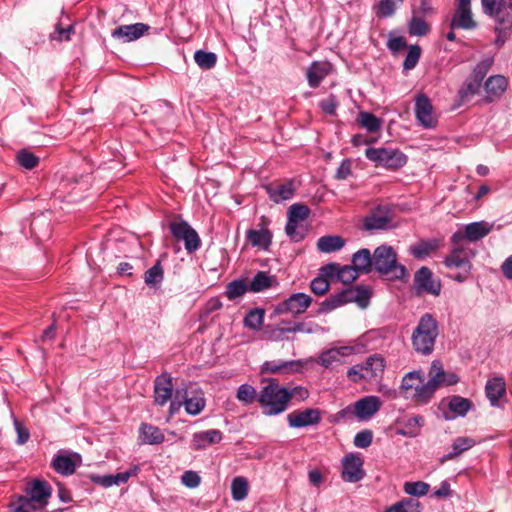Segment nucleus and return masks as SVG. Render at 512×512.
<instances>
[{"label":"nucleus","mask_w":512,"mask_h":512,"mask_svg":"<svg viewBox=\"0 0 512 512\" xmlns=\"http://www.w3.org/2000/svg\"><path fill=\"white\" fill-rule=\"evenodd\" d=\"M483 13L495 21V45L501 48L512 31V0H481Z\"/></svg>","instance_id":"obj_1"},{"label":"nucleus","mask_w":512,"mask_h":512,"mask_svg":"<svg viewBox=\"0 0 512 512\" xmlns=\"http://www.w3.org/2000/svg\"><path fill=\"white\" fill-rule=\"evenodd\" d=\"M439 335L437 320L430 313L422 315L411 336L413 349L421 355H430Z\"/></svg>","instance_id":"obj_2"},{"label":"nucleus","mask_w":512,"mask_h":512,"mask_svg":"<svg viewBox=\"0 0 512 512\" xmlns=\"http://www.w3.org/2000/svg\"><path fill=\"white\" fill-rule=\"evenodd\" d=\"M374 270L390 280L402 279L406 268L398 263L395 250L388 245H381L373 252Z\"/></svg>","instance_id":"obj_3"},{"label":"nucleus","mask_w":512,"mask_h":512,"mask_svg":"<svg viewBox=\"0 0 512 512\" xmlns=\"http://www.w3.org/2000/svg\"><path fill=\"white\" fill-rule=\"evenodd\" d=\"M427 387V382L424 383V376L421 371H411L407 373L401 382L400 393L405 399L411 400L415 405H425L434 396L433 392L424 394V388Z\"/></svg>","instance_id":"obj_4"},{"label":"nucleus","mask_w":512,"mask_h":512,"mask_svg":"<svg viewBox=\"0 0 512 512\" xmlns=\"http://www.w3.org/2000/svg\"><path fill=\"white\" fill-rule=\"evenodd\" d=\"M287 389L280 387L276 382H270L263 387L258 402L266 415H277L287 408Z\"/></svg>","instance_id":"obj_5"},{"label":"nucleus","mask_w":512,"mask_h":512,"mask_svg":"<svg viewBox=\"0 0 512 512\" xmlns=\"http://www.w3.org/2000/svg\"><path fill=\"white\" fill-rule=\"evenodd\" d=\"M365 156L376 167L389 170H398L407 163V156L401 150L390 147H369L365 150Z\"/></svg>","instance_id":"obj_6"},{"label":"nucleus","mask_w":512,"mask_h":512,"mask_svg":"<svg viewBox=\"0 0 512 512\" xmlns=\"http://www.w3.org/2000/svg\"><path fill=\"white\" fill-rule=\"evenodd\" d=\"M384 368V359L379 355H372L364 363L352 366L347 372V377L355 383L361 380L371 382L382 376Z\"/></svg>","instance_id":"obj_7"},{"label":"nucleus","mask_w":512,"mask_h":512,"mask_svg":"<svg viewBox=\"0 0 512 512\" xmlns=\"http://www.w3.org/2000/svg\"><path fill=\"white\" fill-rule=\"evenodd\" d=\"M476 251L469 245L459 242L453 245L450 253L444 258V264L450 269H467L472 270V259L475 257Z\"/></svg>","instance_id":"obj_8"},{"label":"nucleus","mask_w":512,"mask_h":512,"mask_svg":"<svg viewBox=\"0 0 512 512\" xmlns=\"http://www.w3.org/2000/svg\"><path fill=\"white\" fill-rule=\"evenodd\" d=\"M169 229L177 241H183L185 249L189 252H195L201 245L198 233L184 220L172 221L169 223Z\"/></svg>","instance_id":"obj_9"},{"label":"nucleus","mask_w":512,"mask_h":512,"mask_svg":"<svg viewBox=\"0 0 512 512\" xmlns=\"http://www.w3.org/2000/svg\"><path fill=\"white\" fill-rule=\"evenodd\" d=\"M427 387L424 388V394L433 392L441 386H451L456 384L459 379L455 373H447L444 371L440 361H433L428 373Z\"/></svg>","instance_id":"obj_10"},{"label":"nucleus","mask_w":512,"mask_h":512,"mask_svg":"<svg viewBox=\"0 0 512 512\" xmlns=\"http://www.w3.org/2000/svg\"><path fill=\"white\" fill-rule=\"evenodd\" d=\"M312 297L306 293H294L287 299L279 302L274 312L276 314H291L298 316L307 311L312 304Z\"/></svg>","instance_id":"obj_11"},{"label":"nucleus","mask_w":512,"mask_h":512,"mask_svg":"<svg viewBox=\"0 0 512 512\" xmlns=\"http://www.w3.org/2000/svg\"><path fill=\"white\" fill-rule=\"evenodd\" d=\"M381 402L376 396H366L354 403V407H347L339 412V415H355L359 419H368L379 411Z\"/></svg>","instance_id":"obj_12"},{"label":"nucleus","mask_w":512,"mask_h":512,"mask_svg":"<svg viewBox=\"0 0 512 512\" xmlns=\"http://www.w3.org/2000/svg\"><path fill=\"white\" fill-rule=\"evenodd\" d=\"M342 478L346 482L355 483L363 479L365 472L362 468L363 460L356 454H347L341 461Z\"/></svg>","instance_id":"obj_13"},{"label":"nucleus","mask_w":512,"mask_h":512,"mask_svg":"<svg viewBox=\"0 0 512 512\" xmlns=\"http://www.w3.org/2000/svg\"><path fill=\"white\" fill-rule=\"evenodd\" d=\"M25 493L38 507L45 508L51 497L52 489L48 482L35 479L27 483Z\"/></svg>","instance_id":"obj_14"},{"label":"nucleus","mask_w":512,"mask_h":512,"mask_svg":"<svg viewBox=\"0 0 512 512\" xmlns=\"http://www.w3.org/2000/svg\"><path fill=\"white\" fill-rule=\"evenodd\" d=\"M415 115L424 128L436 126L437 119L433 113L431 100L425 94H419L415 99Z\"/></svg>","instance_id":"obj_15"},{"label":"nucleus","mask_w":512,"mask_h":512,"mask_svg":"<svg viewBox=\"0 0 512 512\" xmlns=\"http://www.w3.org/2000/svg\"><path fill=\"white\" fill-rule=\"evenodd\" d=\"M183 399L185 410L190 415H198L205 408L206 400L202 391L189 392L187 389H176V399Z\"/></svg>","instance_id":"obj_16"},{"label":"nucleus","mask_w":512,"mask_h":512,"mask_svg":"<svg viewBox=\"0 0 512 512\" xmlns=\"http://www.w3.org/2000/svg\"><path fill=\"white\" fill-rule=\"evenodd\" d=\"M392 217L390 210L385 206H377L363 221V228L367 231L386 230L389 228Z\"/></svg>","instance_id":"obj_17"},{"label":"nucleus","mask_w":512,"mask_h":512,"mask_svg":"<svg viewBox=\"0 0 512 512\" xmlns=\"http://www.w3.org/2000/svg\"><path fill=\"white\" fill-rule=\"evenodd\" d=\"M321 420V413L316 408L295 410L287 415V421L292 428H302L318 424Z\"/></svg>","instance_id":"obj_18"},{"label":"nucleus","mask_w":512,"mask_h":512,"mask_svg":"<svg viewBox=\"0 0 512 512\" xmlns=\"http://www.w3.org/2000/svg\"><path fill=\"white\" fill-rule=\"evenodd\" d=\"M491 230L485 222H474L466 226L465 232L457 231L451 237L452 245H457L459 242H463L466 238L469 241H478L485 237Z\"/></svg>","instance_id":"obj_19"},{"label":"nucleus","mask_w":512,"mask_h":512,"mask_svg":"<svg viewBox=\"0 0 512 512\" xmlns=\"http://www.w3.org/2000/svg\"><path fill=\"white\" fill-rule=\"evenodd\" d=\"M416 287L424 292L438 296L441 292V283L433 278V273L428 267H421L414 276Z\"/></svg>","instance_id":"obj_20"},{"label":"nucleus","mask_w":512,"mask_h":512,"mask_svg":"<svg viewBox=\"0 0 512 512\" xmlns=\"http://www.w3.org/2000/svg\"><path fill=\"white\" fill-rule=\"evenodd\" d=\"M173 394L172 378L169 374L163 373L155 379L154 383V402L157 405H165Z\"/></svg>","instance_id":"obj_21"},{"label":"nucleus","mask_w":512,"mask_h":512,"mask_svg":"<svg viewBox=\"0 0 512 512\" xmlns=\"http://www.w3.org/2000/svg\"><path fill=\"white\" fill-rule=\"evenodd\" d=\"M150 27L144 23L121 25L112 31V37L123 42H132L149 31Z\"/></svg>","instance_id":"obj_22"},{"label":"nucleus","mask_w":512,"mask_h":512,"mask_svg":"<svg viewBox=\"0 0 512 512\" xmlns=\"http://www.w3.org/2000/svg\"><path fill=\"white\" fill-rule=\"evenodd\" d=\"M508 80L502 75H493L490 76L485 84L484 89L486 91V96L484 98V102L491 103L496 99H499L504 92L507 90Z\"/></svg>","instance_id":"obj_23"},{"label":"nucleus","mask_w":512,"mask_h":512,"mask_svg":"<svg viewBox=\"0 0 512 512\" xmlns=\"http://www.w3.org/2000/svg\"><path fill=\"white\" fill-rule=\"evenodd\" d=\"M81 463V456L77 453L72 455L57 454L52 460L54 470L62 475H72L76 467Z\"/></svg>","instance_id":"obj_24"},{"label":"nucleus","mask_w":512,"mask_h":512,"mask_svg":"<svg viewBox=\"0 0 512 512\" xmlns=\"http://www.w3.org/2000/svg\"><path fill=\"white\" fill-rule=\"evenodd\" d=\"M264 188L269 198L275 203L291 199L296 191L293 180L281 184H268Z\"/></svg>","instance_id":"obj_25"},{"label":"nucleus","mask_w":512,"mask_h":512,"mask_svg":"<svg viewBox=\"0 0 512 512\" xmlns=\"http://www.w3.org/2000/svg\"><path fill=\"white\" fill-rule=\"evenodd\" d=\"M263 227L260 230L249 229L246 232L248 242L253 246L263 250H268L272 243V233L266 228V219L262 217Z\"/></svg>","instance_id":"obj_26"},{"label":"nucleus","mask_w":512,"mask_h":512,"mask_svg":"<svg viewBox=\"0 0 512 512\" xmlns=\"http://www.w3.org/2000/svg\"><path fill=\"white\" fill-rule=\"evenodd\" d=\"M222 432L211 429L193 434L191 447L193 450H203L208 446L219 443L222 440Z\"/></svg>","instance_id":"obj_27"},{"label":"nucleus","mask_w":512,"mask_h":512,"mask_svg":"<svg viewBox=\"0 0 512 512\" xmlns=\"http://www.w3.org/2000/svg\"><path fill=\"white\" fill-rule=\"evenodd\" d=\"M485 394L492 406H497L499 400L506 394V383L503 377L489 379L485 386Z\"/></svg>","instance_id":"obj_28"},{"label":"nucleus","mask_w":512,"mask_h":512,"mask_svg":"<svg viewBox=\"0 0 512 512\" xmlns=\"http://www.w3.org/2000/svg\"><path fill=\"white\" fill-rule=\"evenodd\" d=\"M330 64L328 62L314 61L307 70L308 84L312 88L320 85L321 81L329 74Z\"/></svg>","instance_id":"obj_29"},{"label":"nucleus","mask_w":512,"mask_h":512,"mask_svg":"<svg viewBox=\"0 0 512 512\" xmlns=\"http://www.w3.org/2000/svg\"><path fill=\"white\" fill-rule=\"evenodd\" d=\"M352 264L358 272L369 273L374 270L373 254L367 248L360 249L353 254Z\"/></svg>","instance_id":"obj_30"},{"label":"nucleus","mask_w":512,"mask_h":512,"mask_svg":"<svg viewBox=\"0 0 512 512\" xmlns=\"http://www.w3.org/2000/svg\"><path fill=\"white\" fill-rule=\"evenodd\" d=\"M477 26L476 21L473 19L471 9L457 8L451 20V29H465L471 30Z\"/></svg>","instance_id":"obj_31"},{"label":"nucleus","mask_w":512,"mask_h":512,"mask_svg":"<svg viewBox=\"0 0 512 512\" xmlns=\"http://www.w3.org/2000/svg\"><path fill=\"white\" fill-rule=\"evenodd\" d=\"M345 240L338 235L322 236L317 241V249L322 253H331L342 249Z\"/></svg>","instance_id":"obj_32"},{"label":"nucleus","mask_w":512,"mask_h":512,"mask_svg":"<svg viewBox=\"0 0 512 512\" xmlns=\"http://www.w3.org/2000/svg\"><path fill=\"white\" fill-rule=\"evenodd\" d=\"M348 303L356 302L360 307L365 308L370 300L371 291L366 286L350 287L345 289Z\"/></svg>","instance_id":"obj_33"},{"label":"nucleus","mask_w":512,"mask_h":512,"mask_svg":"<svg viewBox=\"0 0 512 512\" xmlns=\"http://www.w3.org/2000/svg\"><path fill=\"white\" fill-rule=\"evenodd\" d=\"M348 303L346 290H343L337 294L329 296L323 302H321L317 314H323L333 311L334 309L341 307Z\"/></svg>","instance_id":"obj_34"},{"label":"nucleus","mask_w":512,"mask_h":512,"mask_svg":"<svg viewBox=\"0 0 512 512\" xmlns=\"http://www.w3.org/2000/svg\"><path fill=\"white\" fill-rule=\"evenodd\" d=\"M475 444V440L470 437H458L453 442L452 451L444 455L441 459V462H445L447 460L458 457L466 450L472 448Z\"/></svg>","instance_id":"obj_35"},{"label":"nucleus","mask_w":512,"mask_h":512,"mask_svg":"<svg viewBox=\"0 0 512 512\" xmlns=\"http://www.w3.org/2000/svg\"><path fill=\"white\" fill-rule=\"evenodd\" d=\"M439 241L437 239L432 240H421L416 245L411 247V254L418 259H422L428 256L433 251L439 248Z\"/></svg>","instance_id":"obj_36"},{"label":"nucleus","mask_w":512,"mask_h":512,"mask_svg":"<svg viewBox=\"0 0 512 512\" xmlns=\"http://www.w3.org/2000/svg\"><path fill=\"white\" fill-rule=\"evenodd\" d=\"M297 361H266L262 366L263 373H283L293 371L294 367L299 366Z\"/></svg>","instance_id":"obj_37"},{"label":"nucleus","mask_w":512,"mask_h":512,"mask_svg":"<svg viewBox=\"0 0 512 512\" xmlns=\"http://www.w3.org/2000/svg\"><path fill=\"white\" fill-rule=\"evenodd\" d=\"M472 402L461 396H453L450 398L448 408L454 416H465L472 408Z\"/></svg>","instance_id":"obj_38"},{"label":"nucleus","mask_w":512,"mask_h":512,"mask_svg":"<svg viewBox=\"0 0 512 512\" xmlns=\"http://www.w3.org/2000/svg\"><path fill=\"white\" fill-rule=\"evenodd\" d=\"M383 512H421V503L413 498H406L396 502Z\"/></svg>","instance_id":"obj_39"},{"label":"nucleus","mask_w":512,"mask_h":512,"mask_svg":"<svg viewBox=\"0 0 512 512\" xmlns=\"http://www.w3.org/2000/svg\"><path fill=\"white\" fill-rule=\"evenodd\" d=\"M140 431L144 437V441L147 444H160L164 441V434L161 430L150 424H142Z\"/></svg>","instance_id":"obj_40"},{"label":"nucleus","mask_w":512,"mask_h":512,"mask_svg":"<svg viewBox=\"0 0 512 512\" xmlns=\"http://www.w3.org/2000/svg\"><path fill=\"white\" fill-rule=\"evenodd\" d=\"M481 85V82H479L478 80L474 79L469 75L458 92L461 103L468 101V99L471 96L477 94L480 90Z\"/></svg>","instance_id":"obj_41"},{"label":"nucleus","mask_w":512,"mask_h":512,"mask_svg":"<svg viewBox=\"0 0 512 512\" xmlns=\"http://www.w3.org/2000/svg\"><path fill=\"white\" fill-rule=\"evenodd\" d=\"M357 121L361 127L371 133L377 132L382 124V120L370 112H360Z\"/></svg>","instance_id":"obj_42"},{"label":"nucleus","mask_w":512,"mask_h":512,"mask_svg":"<svg viewBox=\"0 0 512 512\" xmlns=\"http://www.w3.org/2000/svg\"><path fill=\"white\" fill-rule=\"evenodd\" d=\"M248 481L242 476L235 477L231 483V495L235 501H242L248 495Z\"/></svg>","instance_id":"obj_43"},{"label":"nucleus","mask_w":512,"mask_h":512,"mask_svg":"<svg viewBox=\"0 0 512 512\" xmlns=\"http://www.w3.org/2000/svg\"><path fill=\"white\" fill-rule=\"evenodd\" d=\"M164 278V272L161 262L158 260L144 275L145 283L150 287H155L161 283Z\"/></svg>","instance_id":"obj_44"},{"label":"nucleus","mask_w":512,"mask_h":512,"mask_svg":"<svg viewBox=\"0 0 512 512\" xmlns=\"http://www.w3.org/2000/svg\"><path fill=\"white\" fill-rule=\"evenodd\" d=\"M194 60L201 69L208 70L215 66L217 56L213 52L197 50L194 53Z\"/></svg>","instance_id":"obj_45"},{"label":"nucleus","mask_w":512,"mask_h":512,"mask_svg":"<svg viewBox=\"0 0 512 512\" xmlns=\"http://www.w3.org/2000/svg\"><path fill=\"white\" fill-rule=\"evenodd\" d=\"M264 321V310L256 308L248 312L244 318V325L253 330H260Z\"/></svg>","instance_id":"obj_46"},{"label":"nucleus","mask_w":512,"mask_h":512,"mask_svg":"<svg viewBox=\"0 0 512 512\" xmlns=\"http://www.w3.org/2000/svg\"><path fill=\"white\" fill-rule=\"evenodd\" d=\"M272 286V278L265 272H258L249 284V290L252 292H260Z\"/></svg>","instance_id":"obj_47"},{"label":"nucleus","mask_w":512,"mask_h":512,"mask_svg":"<svg viewBox=\"0 0 512 512\" xmlns=\"http://www.w3.org/2000/svg\"><path fill=\"white\" fill-rule=\"evenodd\" d=\"M16 160L20 166L28 170L39 164V158L27 149L20 150L16 155Z\"/></svg>","instance_id":"obj_48"},{"label":"nucleus","mask_w":512,"mask_h":512,"mask_svg":"<svg viewBox=\"0 0 512 512\" xmlns=\"http://www.w3.org/2000/svg\"><path fill=\"white\" fill-rule=\"evenodd\" d=\"M430 31L429 24L420 17H412L409 23L408 32L413 36H425Z\"/></svg>","instance_id":"obj_49"},{"label":"nucleus","mask_w":512,"mask_h":512,"mask_svg":"<svg viewBox=\"0 0 512 512\" xmlns=\"http://www.w3.org/2000/svg\"><path fill=\"white\" fill-rule=\"evenodd\" d=\"M249 290V286L243 280H234L227 285L226 296L230 299H236L243 296Z\"/></svg>","instance_id":"obj_50"},{"label":"nucleus","mask_w":512,"mask_h":512,"mask_svg":"<svg viewBox=\"0 0 512 512\" xmlns=\"http://www.w3.org/2000/svg\"><path fill=\"white\" fill-rule=\"evenodd\" d=\"M429 484L423 481L406 482L404 492L411 496H424L429 492Z\"/></svg>","instance_id":"obj_51"},{"label":"nucleus","mask_w":512,"mask_h":512,"mask_svg":"<svg viewBox=\"0 0 512 512\" xmlns=\"http://www.w3.org/2000/svg\"><path fill=\"white\" fill-rule=\"evenodd\" d=\"M309 214V207L300 203L293 204L288 209V219H293L294 221H303L308 218Z\"/></svg>","instance_id":"obj_52"},{"label":"nucleus","mask_w":512,"mask_h":512,"mask_svg":"<svg viewBox=\"0 0 512 512\" xmlns=\"http://www.w3.org/2000/svg\"><path fill=\"white\" fill-rule=\"evenodd\" d=\"M424 423V419L421 416H414L409 418L405 423V429L401 430L402 435H408L414 437L418 435L421 426Z\"/></svg>","instance_id":"obj_53"},{"label":"nucleus","mask_w":512,"mask_h":512,"mask_svg":"<svg viewBox=\"0 0 512 512\" xmlns=\"http://www.w3.org/2000/svg\"><path fill=\"white\" fill-rule=\"evenodd\" d=\"M236 397L245 404H251L255 401L257 394L254 387L249 384H242L237 390Z\"/></svg>","instance_id":"obj_54"},{"label":"nucleus","mask_w":512,"mask_h":512,"mask_svg":"<svg viewBox=\"0 0 512 512\" xmlns=\"http://www.w3.org/2000/svg\"><path fill=\"white\" fill-rule=\"evenodd\" d=\"M421 55V49L418 45L411 46L403 62L405 70L413 69L418 63Z\"/></svg>","instance_id":"obj_55"},{"label":"nucleus","mask_w":512,"mask_h":512,"mask_svg":"<svg viewBox=\"0 0 512 512\" xmlns=\"http://www.w3.org/2000/svg\"><path fill=\"white\" fill-rule=\"evenodd\" d=\"M330 288L328 280L323 276L314 278L310 283L311 291L318 296H324Z\"/></svg>","instance_id":"obj_56"},{"label":"nucleus","mask_w":512,"mask_h":512,"mask_svg":"<svg viewBox=\"0 0 512 512\" xmlns=\"http://www.w3.org/2000/svg\"><path fill=\"white\" fill-rule=\"evenodd\" d=\"M285 231L294 242H299L305 237L304 232L298 229V221H294L293 219H288Z\"/></svg>","instance_id":"obj_57"},{"label":"nucleus","mask_w":512,"mask_h":512,"mask_svg":"<svg viewBox=\"0 0 512 512\" xmlns=\"http://www.w3.org/2000/svg\"><path fill=\"white\" fill-rule=\"evenodd\" d=\"M358 273L353 265L344 266L338 270V279L344 284H349L358 277Z\"/></svg>","instance_id":"obj_58"},{"label":"nucleus","mask_w":512,"mask_h":512,"mask_svg":"<svg viewBox=\"0 0 512 512\" xmlns=\"http://www.w3.org/2000/svg\"><path fill=\"white\" fill-rule=\"evenodd\" d=\"M491 63L492 62L490 60H484L479 62L473 69L470 76L482 83L483 79L486 77L491 67Z\"/></svg>","instance_id":"obj_59"},{"label":"nucleus","mask_w":512,"mask_h":512,"mask_svg":"<svg viewBox=\"0 0 512 512\" xmlns=\"http://www.w3.org/2000/svg\"><path fill=\"white\" fill-rule=\"evenodd\" d=\"M373 433L371 430H363L354 437V445L358 448H367L371 445Z\"/></svg>","instance_id":"obj_60"},{"label":"nucleus","mask_w":512,"mask_h":512,"mask_svg":"<svg viewBox=\"0 0 512 512\" xmlns=\"http://www.w3.org/2000/svg\"><path fill=\"white\" fill-rule=\"evenodd\" d=\"M395 12V3L393 0H381L377 6V16L390 17Z\"/></svg>","instance_id":"obj_61"},{"label":"nucleus","mask_w":512,"mask_h":512,"mask_svg":"<svg viewBox=\"0 0 512 512\" xmlns=\"http://www.w3.org/2000/svg\"><path fill=\"white\" fill-rule=\"evenodd\" d=\"M352 173V161L344 159L336 170L335 178L338 180L347 179Z\"/></svg>","instance_id":"obj_62"},{"label":"nucleus","mask_w":512,"mask_h":512,"mask_svg":"<svg viewBox=\"0 0 512 512\" xmlns=\"http://www.w3.org/2000/svg\"><path fill=\"white\" fill-rule=\"evenodd\" d=\"M338 105V101L336 96L330 95L327 98L320 101L319 106L321 109L329 115H334L336 112V108Z\"/></svg>","instance_id":"obj_63"},{"label":"nucleus","mask_w":512,"mask_h":512,"mask_svg":"<svg viewBox=\"0 0 512 512\" xmlns=\"http://www.w3.org/2000/svg\"><path fill=\"white\" fill-rule=\"evenodd\" d=\"M182 483L189 488H196L201 482L200 476L194 471H186L181 477Z\"/></svg>","instance_id":"obj_64"}]
</instances>
